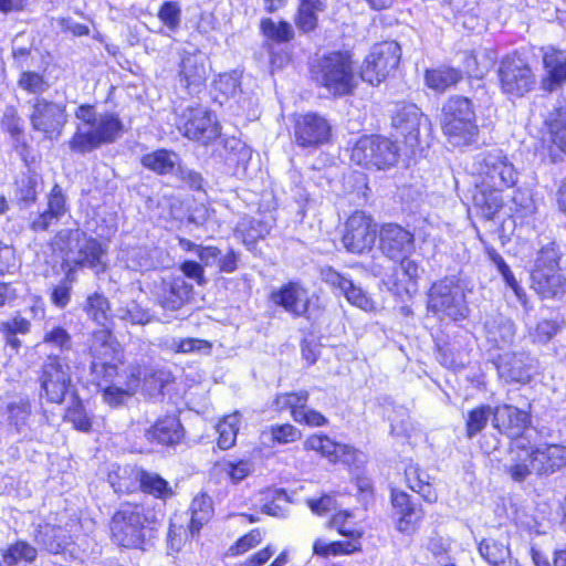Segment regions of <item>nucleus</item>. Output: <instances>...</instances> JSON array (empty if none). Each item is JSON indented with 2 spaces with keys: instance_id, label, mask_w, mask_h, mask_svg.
Masks as SVG:
<instances>
[{
  "instance_id": "nucleus-3",
  "label": "nucleus",
  "mask_w": 566,
  "mask_h": 566,
  "mask_svg": "<svg viewBox=\"0 0 566 566\" xmlns=\"http://www.w3.org/2000/svg\"><path fill=\"white\" fill-rule=\"evenodd\" d=\"M314 82L334 96L352 94L357 78L347 53L333 52L317 59L312 65Z\"/></svg>"
},
{
  "instance_id": "nucleus-9",
  "label": "nucleus",
  "mask_w": 566,
  "mask_h": 566,
  "mask_svg": "<svg viewBox=\"0 0 566 566\" xmlns=\"http://www.w3.org/2000/svg\"><path fill=\"white\" fill-rule=\"evenodd\" d=\"M350 158L365 168L386 169L398 163L399 148L381 136H364L355 144Z\"/></svg>"
},
{
  "instance_id": "nucleus-60",
  "label": "nucleus",
  "mask_w": 566,
  "mask_h": 566,
  "mask_svg": "<svg viewBox=\"0 0 566 566\" xmlns=\"http://www.w3.org/2000/svg\"><path fill=\"white\" fill-rule=\"evenodd\" d=\"M134 395H132L117 381L111 385H106L105 388L103 389V400L112 408L123 406Z\"/></svg>"
},
{
  "instance_id": "nucleus-34",
  "label": "nucleus",
  "mask_w": 566,
  "mask_h": 566,
  "mask_svg": "<svg viewBox=\"0 0 566 566\" xmlns=\"http://www.w3.org/2000/svg\"><path fill=\"white\" fill-rule=\"evenodd\" d=\"M479 553L491 566H518L517 560L511 555L510 547L499 541L483 539L479 544Z\"/></svg>"
},
{
  "instance_id": "nucleus-15",
  "label": "nucleus",
  "mask_w": 566,
  "mask_h": 566,
  "mask_svg": "<svg viewBox=\"0 0 566 566\" xmlns=\"http://www.w3.org/2000/svg\"><path fill=\"white\" fill-rule=\"evenodd\" d=\"M377 234L373 218L363 211H356L346 221L342 242L348 252L361 254L371 250Z\"/></svg>"
},
{
  "instance_id": "nucleus-39",
  "label": "nucleus",
  "mask_w": 566,
  "mask_h": 566,
  "mask_svg": "<svg viewBox=\"0 0 566 566\" xmlns=\"http://www.w3.org/2000/svg\"><path fill=\"white\" fill-rule=\"evenodd\" d=\"M191 517L189 531L192 535L199 533L200 528L208 523L212 515V500L207 494H200L192 500L190 506Z\"/></svg>"
},
{
  "instance_id": "nucleus-48",
  "label": "nucleus",
  "mask_w": 566,
  "mask_h": 566,
  "mask_svg": "<svg viewBox=\"0 0 566 566\" xmlns=\"http://www.w3.org/2000/svg\"><path fill=\"white\" fill-rule=\"evenodd\" d=\"M36 537L50 553H59L65 544V536L60 526L46 524L40 527Z\"/></svg>"
},
{
  "instance_id": "nucleus-35",
  "label": "nucleus",
  "mask_w": 566,
  "mask_h": 566,
  "mask_svg": "<svg viewBox=\"0 0 566 566\" xmlns=\"http://www.w3.org/2000/svg\"><path fill=\"white\" fill-rule=\"evenodd\" d=\"M31 329L29 319L21 315H15L10 319L0 322V335L2 336L7 346L15 353L19 352L22 343L18 335H27Z\"/></svg>"
},
{
  "instance_id": "nucleus-6",
  "label": "nucleus",
  "mask_w": 566,
  "mask_h": 566,
  "mask_svg": "<svg viewBox=\"0 0 566 566\" xmlns=\"http://www.w3.org/2000/svg\"><path fill=\"white\" fill-rule=\"evenodd\" d=\"M150 518L139 505H123L113 516L111 531L114 541L123 547L142 548L154 530Z\"/></svg>"
},
{
  "instance_id": "nucleus-63",
  "label": "nucleus",
  "mask_w": 566,
  "mask_h": 566,
  "mask_svg": "<svg viewBox=\"0 0 566 566\" xmlns=\"http://www.w3.org/2000/svg\"><path fill=\"white\" fill-rule=\"evenodd\" d=\"M262 541V533L260 530H252L248 534L239 538L234 545L229 549L232 556L244 554L249 549L255 547Z\"/></svg>"
},
{
  "instance_id": "nucleus-16",
  "label": "nucleus",
  "mask_w": 566,
  "mask_h": 566,
  "mask_svg": "<svg viewBox=\"0 0 566 566\" xmlns=\"http://www.w3.org/2000/svg\"><path fill=\"white\" fill-rule=\"evenodd\" d=\"M209 73V59L203 52H182L177 77L189 95L198 94L205 88Z\"/></svg>"
},
{
  "instance_id": "nucleus-41",
  "label": "nucleus",
  "mask_w": 566,
  "mask_h": 566,
  "mask_svg": "<svg viewBox=\"0 0 566 566\" xmlns=\"http://www.w3.org/2000/svg\"><path fill=\"white\" fill-rule=\"evenodd\" d=\"M36 557V549L30 544L19 541L8 547L2 555L0 566H22Z\"/></svg>"
},
{
  "instance_id": "nucleus-27",
  "label": "nucleus",
  "mask_w": 566,
  "mask_h": 566,
  "mask_svg": "<svg viewBox=\"0 0 566 566\" xmlns=\"http://www.w3.org/2000/svg\"><path fill=\"white\" fill-rule=\"evenodd\" d=\"M530 416L511 405L499 406L494 409L492 423L501 432L509 436H517L526 428Z\"/></svg>"
},
{
  "instance_id": "nucleus-4",
  "label": "nucleus",
  "mask_w": 566,
  "mask_h": 566,
  "mask_svg": "<svg viewBox=\"0 0 566 566\" xmlns=\"http://www.w3.org/2000/svg\"><path fill=\"white\" fill-rule=\"evenodd\" d=\"M562 253L555 243L541 249L532 271V289L544 300H562L566 295V277L560 272Z\"/></svg>"
},
{
  "instance_id": "nucleus-29",
  "label": "nucleus",
  "mask_w": 566,
  "mask_h": 566,
  "mask_svg": "<svg viewBox=\"0 0 566 566\" xmlns=\"http://www.w3.org/2000/svg\"><path fill=\"white\" fill-rule=\"evenodd\" d=\"M505 189H497L482 185L481 182L476 186V190L473 195V205L481 212L482 217L490 220L501 210L503 207L502 192Z\"/></svg>"
},
{
  "instance_id": "nucleus-62",
  "label": "nucleus",
  "mask_w": 566,
  "mask_h": 566,
  "mask_svg": "<svg viewBox=\"0 0 566 566\" xmlns=\"http://www.w3.org/2000/svg\"><path fill=\"white\" fill-rule=\"evenodd\" d=\"M46 210L60 219L67 212L66 197L59 185H55L49 193Z\"/></svg>"
},
{
  "instance_id": "nucleus-43",
  "label": "nucleus",
  "mask_w": 566,
  "mask_h": 566,
  "mask_svg": "<svg viewBox=\"0 0 566 566\" xmlns=\"http://www.w3.org/2000/svg\"><path fill=\"white\" fill-rule=\"evenodd\" d=\"M260 28L268 40L276 43L289 42L294 36V30L286 21L275 22L270 18H264L261 20Z\"/></svg>"
},
{
  "instance_id": "nucleus-33",
  "label": "nucleus",
  "mask_w": 566,
  "mask_h": 566,
  "mask_svg": "<svg viewBox=\"0 0 566 566\" xmlns=\"http://www.w3.org/2000/svg\"><path fill=\"white\" fill-rule=\"evenodd\" d=\"M484 328L489 342L497 347L512 344L515 337L514 322L503 315H495L489 318L484 324Z\"/></svg>"
},
{
  "instance_id": "nucleus-37",
  "label": "nucleus",
  "mask_w": 566,
  "mask_h": 566,
  "mask_svg": "<svg viewBox=\"0 0 566 566\" xmlns=\"http://www.w3.org/2000/svg\"><path fill=\"white\" fill-rule=\"evenodd\" d=\"M83 310L93 322L103 327H107L111 304L104 294L95 292L88 295L83 305Z\"/></svg>"
},
{
  "instance_id": "nucleus-44",
  "label": "nucleus",
  "mask_w": 566,
  "mask_h": 566,
  "mask_svg": "<svg viewBox=\"0 0 566 566\" xmlns=\"http://www.w3.org/2000/svg\"><path fill=\"white\" fill-rule=\"evenodd\" d=\"M114 316L120 321L139 325H145L151 319V314L149 311L143 308L135 301H129L123 305H119L115 310Z\"/></svg>"
},
{
  "instance_id": "nucleus-23",
  "label": "nucleus",
  "mask_w": 566,
  "mask_h": 566,
  "mask_svg": "<svg viewBox=\"0 0 566 566\" xmlns=\"http://www.w3.org/2000/svg\"><path fill=\"white\" fill-rule=\"evenodd\" d=\"M271 301L294 317L306 315L310 305L308 291L300 283L290 282L271 293Z\"/></svg>"
},
{
  "instance_id": "nucleus-24",
  "label": "nucleus",
  "mask_w": 566,
  "mask_h": 566,
  "mask_svg": "<svg viewBox=\"0 0 566 566\" xmlns=\"http://www.w3.org/2000/svg\"><path fill=\"white\" fill-rule=\"evenodd\" d=\"M391 503L399 515L397 530L406 534L416 532L424 516L421 505L415 503L409 494L398 490H392Z\"/></svg>"
},
{
  "instance_id": "nucleus-20",
  "label": "nucleus",
  "mask_w": 566,
  "mask_h": 566,
  "mask_svg": "<svg viewBox=\"0 0 566 566\" xmlns=\"http://www.w3.org/2000/svg\"><path fill=\"white\" fill-rule=\"evenodd\" d=\"M379 249L390 260L410 256L415 251V235L397 223H385L378 231Z\"/></svg>"
},
{
  "instance_id": "nucleus-5",
  "label": "nucleus",
  "mask_w": 566,
  "mask_h": 566,
  "mask_svg": "<svg viewBox=\"0 0 566 566\" xmlns=\"http://www.w3.org/2000/svg\"><path fill=\"white\" fill-rule=\"evenodd\" d=\"M55 244L64 252L65 259L75 265L86 266L101 273L106 264L103 261L105 250L99 241L88 238L80 229H63L55 238Z\"/></svg>"
},
{
  "instance_id": "nucleus-18",
  "label": "nucleus",
  "mask_w": 566,
  "mask_h": 566,
  "mask_svg": "<svg viewBox=\"0 0 566 566\" xmlns=\"http://www.w3.org/2000/svg\"><path fill=\"white\" fill-rule=\"evenodd\" d=\"M332 136V125L317 113L300 115L294 124V139L302 148H316L326 144Z\"/></svg>"
},
{
  "instance_id": "nucleus-58",
  "label": "nucleus",
  "mask_w": 566,
  "mask_h": 566,
  "mask_svg": "<svg viewBox=\"0 0 566 566\" xmlns=\"http://www.w3.org/2000/svg\"><path fill=\"white\" fill-rule=\"evenodd\" d=\"M18 85L30 94H42L49 88L44 76L32 71H23L18 80Z\"/></svg>"
},
{
  "instance_id": "nucleus-28",
  "label": "nucleus",
  "mask_w": 566,
  "mask_h": 566,
  "mask_svg": "<svg viewBox=\"0 0 566 566\" xmlns=\"http://www.w3.org/2000/svg\"><path fill=\"white\" fill-rule=\"evenodd\" d=\"M145 437L150 442L163 446H174L184 438V428L175 416L159 418L156 423L146 430Z\"/></svg>"
},
{
  "instance_id": "nucleus-2",
  "label": "nucleus",
  "mask_w": 566,
  "mask_h": 566,
  "mask_svg": "<svg viewBox=\"0 0 566 566\" xmlns=\"http://www.w3.org/2000/svg\"><path fill=\"white\" fill-rule=\"evenodd\" d=\"M441 127L453 146L463 147L475 143L479 127L472 102L459 95L449 97L442 106Z\"/></svg>"
},
{
  "instance_id": "nucleus-36",
  "label": "nucleus",
  "mask_w": 566,
  "mask_h": 566,
  "mask_svg": "<svg viewBox=\"0 0 566 566\" xmlns=\"http://www.w3.org/2000/svg\"><path fill=\"white\" fill-rule=\"evenodd\" d=\"M461 78L462 74L459 70L446 66L427 70L424 74L426 85L439 93L454 86Z\"/></svg>"
},
{
  "instance_id": "nucleus-19",
  "label": "nucleus",
  "mask_w": 566,
  "mask_h": 566,
  "mask_svg": "<svg viewBox=\"0 0 566 566\" xmlns=\"http://www.w3.org/2000/svg\"><path fill=\"white\" fill-rule=\"evenodd\" d=\"M537 368V360L526 352H506L499 356L496 369L506 382L527 384Z\"/></svg>"
},
{
  "instance_id": "nucleus-38",
  "label": "nucleus",
  "mask_w": 566,
  "mask_h": 566,
  "mask_svg": "<svg viewBox=\"0 0 566 566\" xmlns=\"http://www.w3.org/2000/svg\"><path fill=\"white\" fill-rule=\"evenodd\" d=\"M178 155L166 149H158L142 157V164L147 169L165 175L172 171L178 163Z\"/></svg>"
},
{
  "instance_id": "nucleus-61",
  "label": "nucleus",
  "mask_w": 566,
  "mask_h": 566,
  "mask_svg": "<svg viewBox=\"0 0 566 566\" xmlns=\"http://www.w3.org/2000/svg\"><path fill=\"white\" fill-rule=\"evenodd\" d=\"M350 447L346 444L336 443L331 440L327 436L325 437L324 449L322 455L326 457L331 462L348 461L350 454Z\"/></svg>"
},
{
  "instance_id": "nucleus-56",
  "label": "nucleus",
  "mask_w": 566,
  "mask_h": 566,
  "mask_svg": "<svg viewBox=\"0 0 566 566\" xmlns=\"http://www.w3.org/2000/svg\"><path fill=\"white\" fill-rule=\"evenodd\" d=\"M7 411L10 424L14 426L18 432H21L31 412L29 401L22 398L11 401Z\"/></svg>"
},
{
  "instance_id": "nucleus-13",
  "label": "nucleus",
  "mask_w": 566,
  "mask_h": 566,
  "mask_svg": "<svg viewBox=\"0 0 566 566\" xmlns=\"http://www.w3.org/2000/svg\"><path fill=\"white\" fill-rule=\"evenodd\" d=\"M501 88L504 94L521 97L533 90L535 75L526 60L518 55L504 57L497 71Z\"/></svg>"
},
{
  "instance_id": "nucleus-40",
  "label": "nucleus",
  "mask_w": 566,
  "mask_h": 566,
  "mask_svg": "<svg viewBox=\"0 0 566 566\" xmlns=\"http://www.w3.org/2000/svg\"><path fill=\"white\" fill-rule=\"evenodd\" d=\"M325 10L322 0H301L296 18V25L303 32L313 31L317 25V13Z\"/></svg>"
},
{
  "instance_id": "nucleus-52",
  "label": "nucleus",
  "mask_w": 566,
  "mask_h": 566,
  "mask_svg": "<svg viewBox=\"0 0 566 566\" xmlns=\"http://www.w3.org/2000/svg\"><path fill=\"white\" fill-rule=\"evenodd\" d=\"M119 364H122V357L104 363H91V374L94 378L102 379L106 385L114 384L118 378H122L118 371Z\"/></svg>"
},
{
  "instance_id": "nucleus-25",
  "label": "nucleus",
  "mask_w": 566,
  "mask_h": 566,
  "mask_svg": "<svg viewBox=\"0 0 566 566\" xmlns=\"http://www.w3.org/2000/svg\"><path fill=\"white\" fill-rule=\"evenodd\" d=\"M192 285L184 277L177 276L164 280L158 286L156 297L161 307L168 311H177L190 298Z\"/></svg>"
},
{
  "instance_id": "nucleus-49",
  "label": "nucleus",
  "mask_w": 566,
  "mask_h": 566,
  "mask_svg": "<svg viewBox=\"0 0 566 566\" xmlns=\"http://www.w3.org/2000/svg\"><path fill=\"white\" fill-rule=\"evenodd\" d=\"M213 469L218 473H224L233 483H239L251 473L252 464L244 460L222 461L216 463Z\"/></svg>"
},
{
  "instance_id": "nucleus-64",
  "label": "nucleus",
  "mask_w": 566,
  "mask_h": 566,
  "mask_svg": "<svg viewBox=\"0 0 566 566\" xmlns=\"http://www.w3.org/2000/svg\"><path fill=\"white\" fill-rule=\"evenodd\" d=\"M66 418L78 431L90 432L92 429L91 418L82 406H76L72 409H69Z\"/></svg>"
},
{
  "instance_id": "nucleus-26",
  "label": "nucleus",
  "mask_w": 566,
  "mask_h": 566,
  "mask_svg": "<svg viewBox=\"0 0 566 566\" xmlns=\"http://www.w3.org/2000/svg\"><path fill=\"white\" fill-rule=\"evenodd\" d=\"M543 63L546 76L542 81V87L547 92H553L566 82V51L547 50L544 53Z\"/></svg>"
},
{
  "instance_id": "nucleus-11",
  "label": "nucleus",
  "mask_w": 566,
  "mask_h": 566,
  "mask_svg": "<svg viewBox=\"0 0 566 566\" xmlns=\"http://www.w3.org/2000/svg\"><path fill=\"white\" fill-rule=\"evenodd\" d=\"M39 381L48 401L61 403L71 387V367L61 356L48 355L41 366Z\"/></svg>"
},
{
  "instance_id": "nucleus-32",
  "label": "nucleus",
  "mask_w": 566,
  "mask_h": 566,
  "mask_svg": "<svg viewBox=\"0 0 566 566\" xmlns=\"http://www.w3.org/2000/svg\"><path fill=\"white\" fill-rule=\"evenodd\" d=\"M122 378L116 381L135 395L140 386L142 380L145 382H154V388L158 387V370H154L145 365L132 364L127 366L120 374Z\"/></svg>"
},
{
  "instance_id": "nucleus-17",
  "label": "nucleus",
  "mask_w": 566,
  "mask_h": 566,
  "mask_svg": "<svg viewBox=\"0 0 566 566\" xmlns=\"http://www.w3.org/2000/svg\"><path fill=\"white\" fill-rule=\"evenodd\" d=\"M66 120L65 105L45 98L34 101L30 122L35 130L44 133L49 138H55L61 135Z\"/></svg>"
},
{
  "instance_id": "nucleus-45",
  "label": "nucleus",
  "mask_w": 566,
  "mask_h": 566,
  "mask_svg": "<svg viewBox=\"0 0 566 566\" xmlns=\"http://www.w3.org/2000/svg\"><path fill=\"white\" fill-rule=\"evenodd\" d=\"M238 424H239V416L238 413H232L224 417L217 424L218 437V447L222 450L230 449L237 440L238 434Z\"/></svg>"
},
{
  "instance_id": "nucleus-54",
  "label": "nucleus",
  "mask_w": 566,
  "mask_h": 566,
  "mask_svg": "<svg viewBox=\"0 0 566 566\" xmlns=\"http://www.w3.org/2000/svg\"><path fill=\"white\" fill-rule=\"evenodd\" d=\"M42 344L59 349L61 353L71 350L72 337L70 333L62 326H53L45 331Z\"/></svg>"
},
{
  "instance_id": "nucleus-7",
  "label": "nucleus",
  "mask_w": 566,
  "mask_h": 566,
  "mask_svg": "<svg viewBox=\"0 0 566 566\" xmlns=\"http://www.w3.org/2000/svg\"><path fill=\"white\" fill-rule=\"evenodd\" d=\"M472 174L484 186L509 189L516 185L517 172L502 149L479 151L472 163Z\"/></svg>"
},
{
  "instance_id": "nucleus-21",
  "label": "nucleus",
  "mask_w": 566,
  "mask_h": 566,
  "mask_svg": "<svg viewBox=\"0 0 566 566\" xmlns=\"http://www.w3.org/2000/svg\"><path fill=\"white\" fill-rule=\"evenodd\" d=\"M321 279L333 290L343 294L349 304L365 312H375V302L366 294L363 289L354 284L353 280L343 273H339L332 266H325L321 270Z\"/></svg>"
},
{
  "instance_id": "nucleus-31",
  "label": "nucleus",
  "mask_w": 566,
  "mask_h": 566,
  "mask_svg": "<svg viewBox=\"0 0 566 566\" xmlns=\"http://www.w3.org/2000/svg\"><path fill=\"white\" fill-rule=\"evenodd\" d=\"M91 363H104L122 357L117 344L113 340L109 329H99L92 334L90 343Z\"/></svg>"
},
{
  "instance_id": "nucleus-46",
  "label": "nucleus",
  "mask_w": 566,
  "mask_h": 566,
  "mask_svg": "<svg viewBox=\"0 0 566 566\" xmlns=\"http://www.w3.org/2000/svg\"><path fill=\"white\" fill-rule=\"evenodd\" d=\"M563 326V319H542L535 325L533 329H531L530 336L534 343L547 344L557 333L562 331Z\"/></svg>"
},
{
  "instance_id": "nucleus-30",
  "label": "nucleus",
  "mask_w": 566,
  "mask_h": 566,
  "mask_svg": "<svg viewBox=\"0 0 566 566\" xmlns=\"http://www.w3.org/2000/svg\"><path fill=\"white\" fill-rule=\"evenodd\" d=\"M140 469L134 465L112 464L107 480L116 493H132L138 490Z\"/></svg>"
},
{
  "instance_id": "nucleus-1",
  "label": "nucleus",
  "mask_w": 566,
  "mask_h": 566,
  "mask_svg": "<svg viewBox=\"0 0 566 566\" xmlns=\"http://www.w3.org/2000/svg\"><path fill=\"white\" fill-rule=\"evenodd\" d=\"M516 448L524 455L520 454L521 461L507 470L516 482H523L532 473L539 476L551 475L566 467V444L539 443L530 448L517 444Z\"/></svg>"
},
{
  "instance_id": "nucleus-22",
  "label": "nucleus",
  "mask_w": 566,
  "mask_h": 566,
  "mask_svg": "<svg viewBox=\"0 0 566 566\" xmlns=\"http://www.w3.org/2000/svg\"><path fill=\"white\" fill-rule=\"evenodd\" d=\"M427 122L421 111L415 104H397L391 115V125L410 146L419 142L420 127Z\"/></svg>"
},
{
  "instance_id": "nucleus-10",
  "label": "nucleus",
  "mask_w": 566,
  "mask_h": 566,
  "mask_svg": "<svg viewBox=\"0 0 566 566\" xmlns=\"http://www.w3.org/2000/svg\"><path fill=\"white\" fill-rule=\"evenodd\" d=\"M428 310L452 321L465 318L469 313L465 295L452 279L432 284L428 294Z\"/></svg>"
},
{
  "instance_id": "nucleus-59",
  "label": "nucleus",
  "mask_w": 566,
  "mask_h": 566,
  "mask_svg": "<svg viewBox=\"0 0 566 566\" xmlns=\"http://www.w3.org/2000/svg\"><path fill=\"white\" fill-rule=\"evenodd\" d=\"M269 432L272 441L279 444L292 443L302 437L301 431L290 423L271 426Z\"/></svg>"
},
{
  "instance_id": "nucleus-12",
  "label": "nucleus",
  "mask_w": 566,
  "mask_h": 566,
  "mask_svg": "<svg viewBox=\"0 0 566 566\" xmlns=\"http://www.w3.org/2000/svg\"><path fill=\"white\" fill-rule=\"evenodd\" d=\"M401 57L400 45L396 41L376 44L361 66V80L371 85L381 83L396 70Z\"/></svg>"
},
{
  "instance_id": "nucleus-53",
  "label": "nucleus",
  "mask_w": 566,
  "mask_h": 566,
  "mask_svg": "<svg viewBox=\"0 0 566 566\" xmlns=\"http://www.w3.org/2000/svg\"><path fill=\"white\" fill-rule=\"evenodd\" d=\"M493 412L494 410L490 406L485 405L471 410L467 419L468 438H473L475 434L482 431Z\"/></svg>"
},
{
  "instance_id": "nucleus-14",
  "label": "nucleus",
  "mask_w": 566,
  "mask_h": 566,
  "mask_svg": "<svg viewBox=\"0 0 566 566\" xmlns=\"http://www.w3.org/2000/svg\"><path fill=\"white\" fill-rule=\"evenodd\" d=\"M178 129L187 138L203 145H208L220 135L216 117L203 107H187L179 118Z\"/></svg>"
},
{
  "instance_id": "nucleus-47",
  "label": "nucleus",
  "mask_w": 566,
  "mask_h": 566,
  "mask_svg": "<svg viewBox=\"0 0 566 566\" xmlns=\"http://www.w3.org/2000/svg\"><path fill=\"white\" fill-rule=\"evenodd\" d=\"M358 549L359 548L355 542L326 543L323 539L318 538L314 542V545H313L314 554L322 556V557L350 554Z\"/></svg>"
},
{
  "instance_id": "nucleus-42",
  "label": "nucleus",
  "mask_w": 566,
  "mask_h": 566,
  "mask_svg": "<svg viewBox=\"0 0 566 566\" xmlns=\"http://www.w3.org/2000/svg\"><path fill=\"white\" fill-rule=\"evenodd\" d=\"M138 489L159 499H165L172 493L168 482L160 475L142 469L138 479Z\"/></svg>"
},
{
  "instance_id": "nucleus-50",
  "label": "nucleus",
  "mask_w": 566,
  "mask_h": 566,
  "mask_svg": "<svg viewBox=\"0 0 566 566\" xmlns=\"http://www.w3.org/2000/svg\"><path fill=\"white\" fill-rule=\"evenodd\" d=\"M548 125L552 142L566 153V108H559L552 114Z\"/></svg>"
},
{
  "instance_id": "nucleus-8",
  "label": "nucleus",
  "mask_w": 566,
  "mask_h": 566,
  "mask_svg": "<svg viewBox=\"0 0 566 566\" xmlns=\"http://www.w3.org/2000/svg\"><path fill=\"white\" fill-rule=\"evenodd\" d=\"M122 130L123 124L115 114H98V118L92 128L76 127V132L70 139L69 146L75 153H90L103 144L114 143L119 137Z\"/></svg>"
},
{
  "instance_id": "nucleus-57",
  "label": "nucleus",
  "mask_w": 566,
  "mask_h": 566,
  "mask_svg": "<svg viewBox=\"0 0 566 566\" xmlns=\"http://www.w3.org/2000/svg\"><path fill=\"white\" fill-rule=\"evenodd\" d=\"M158 19L169 31H177L181 23V8L178 2H164L158 11Z\"/></svg>"
},
{
  "instance_id": "nucleus-55",
  "label": "nucleus",
  "mask_w": 566,
  "mask_h": 566,
  "mask_svg": "<svg viewBox=\"0 0 566 566\" xmlns=\"http://www.w3.org/2000/svg\"><path fill=\"white\" fill-rule=\"evenodd\" d=\"M307 400H308L307 391L285 392V394H279L275 397L273 405H274L275 409L279 411L290 409L292 417L294 418V411L305 407Z\"/></svg>"
},
{
  "instance_id": "nucleus-51",
  "label": "nucleus",
  "mask_w": 566,
  "mask_h": 566,
  "mask_svg": "<svg viewBox=\"0 0 566 566\" xmlns=\"http://www.w3.org/2000/svg\"><path fill=\"white\" fill-rule=\"evenodd\" d=\"M17 197L24 203H31L35 201L38 190L41 186V177L36 174H25L17 182Z\"/></svg>"
}]
</instances>
